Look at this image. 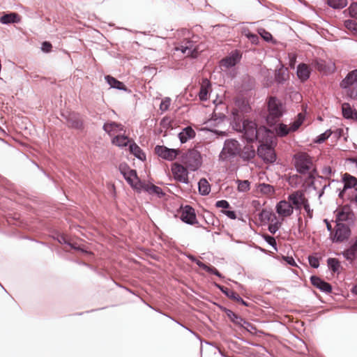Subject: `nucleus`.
Instances as JSON below:
<instances>
[{"label": "nucleus", "mask_w": 357, "mask_h": 357, "mask_svg": "<svg viewBox=\"0 0 357 357\" xmlns=\"http://www.w3.org/2000/svg\"><path fill=\"white\" fill-rule=\"evenodd\" d=\"M349 13L351 17L357 20V2L352 3L349 7Z\"/></svg>", "instance_id": "obj_50"}, {"label": "nucleus", "mask_w": 357, "mask_h": 357, "mask_svg": "<svg viewBox=\"0 0 357 357\" xmlns=\"http://www.w3.org/2000/svg\"><path fill=\"white\" fill-rule=\"evenodd\" d=\"M223 213L231 220H235L236 218V212L234 211H223Z\"/></svg>", "instance_id": "obj_60"}, {"label": "nucleus", "mask_w": 357, "mask_h": 357, "mask_svg": "<svg viewBox=\"0 0 357 357\" xmlns=\"http://www.w3.org/2000/svg\"><path fill=\"white\" fill-rule=\"evenodd\" d=\"M202 264L201 268L204 269L206 272L214 274L219 278L222 277V274L215 268H214L213 266H209L205 264Z\"/></svg>", "instance_id": "obj_44"}, {"label": "nucleus", "mask_w": 357, "mask_h": 357, "mask_svg": "<svg viewBox=\"0 0 357 357\" xmlns=\"http://www.w3.org/2000/svg\"><path fill=\"white\" fill-rule=\"evenodd\" d=\"M235 105L241 112L248 113L250 111V107L248 100L243 97H238L236 99Z\"/></svg>", "instance_id": "obj_31"}, {"label": "nucleus", "mask_w": 357, "mask_h": 357, "mask_svg": "<svg viewBox=\"0 0 357 357\" xmlns=\"http://www.w3.org/2000/svg\"><path fill=\"white\" fill-rule=\"evenodd\" d=\"M155 151L159 157L169 161L174 160L179 153V151L177 149H169L165 146L159 145L155 146Z\"/></svg>", "instance_id": "obj_12"}, {"label": "nucleus", "mask_w": 357, "mask_h": 357, "mask_svg": "<svg viewBox=\"0 0 357 357\" xmlns=\"http://www.w3.org/2000/svg\"><path fill=\"white\" fill-rule=\"evenodd\" d=\"M198 189L200 195L206 196L211 192V185L206 178H201L198 182Z\"/></svg>", "instance_id": "obj_33"}, {"label": "nucleus", "mask_w": 357, "mask_h": 357, "mask_svg": "<svg viewBox=\"0 0 357 357\" xmlns=\"http://www.w3.org/2000/svg\"><path fill=\"white\" fill-rule=\"evenodd\" d=\"M343 116L347 119H357V110L353 108L349 103L344 102L342 105Z\"/></svg>", "instance_id": "obj_22"}, {"label": "nucleus", "mask_w": 357, "mask_h": 357, "mask_svg": "<svg viewBox=\"0 0 357 357\" xmlns=\"http://www.w3.org/2000/svg\"><path fill=\"white\" fill-rule=\"evenodd\" d=\"M345 26L349 29L357 30V24L352 20H346Z\"/></svg>", "instance_id": "obj_55"}, {"label": "nucleus", "mask_w": 357, "mask_h": 357, "mask_svg": "<svg viewBox=\"0 0 357 357\" xmlns=\"http://www.w3.org/2000/svg\"><path fill=\"white\" fill-rule=\"evenodd\" d=\"M215 286L218 289H220L225 295H226L228 298L233 299L236 301L237 300L241 299V296L238 294H236L235 291H234L233 290H231L227 287H225L224 286H222L219 284H215Z\"/></svg>", "instance_id": "obj_32"}, {"label": "nucleus", "mask_w": 357, "mask_h": 357, "mask_svg": "<svg viewBox=\"0 0 357 357\" xmlns=\"http://www.w3.org/2000/svg\"><path fill=\"white\" fill-rule=\"evenodd\" d=\"M259 219L263 223L268 222H274L276 220V216L271 211L267 209H263L259 214Z\"/></svg>", "instance_id": "obj_28"}, {"label": "nucleus", "mask_w": 357, "mask_h": 357, "mask_svg": "<svg viewBox=\"0 0 357 357\" xmlns=\"http://www.w3.org/2000/svg\"><path fill=\"white\" fill-rule=\"evenodd\" d=\"M20 20V17L17 13H10L1 16L0 17V22L3 24H9L11 23H19Z\"/></svg>", "instance_id": "obj_25"}, {"label": "nucleus", "mask_w": 357, "mask_h": 357, "mask_svg": "<svg viewBox=\"0 0 357 357\" xmlns=\"http://www.w3.org/2000/svg\"><path fill=\"white\" fill-rule=\"evenodd\" d=\"M275 81L278 84H284L289 78V73L287 68H284L282 66L280 68L276 70L275 75Z\"/></svg>", "instance_id": "obj_29"}, {"label": "nucleus", "mask_w": 357, "mask_h": 357, "mask_svg": "<svg viewBox=\"0 0 357 357\" xmlns=\"http://www.w3.org/2000/svg\"><path fill=\"white\" fill-rule=\"evenodd\" d=\"M140 190H143L148 192L149 195H155L158 197H162L165 195L162 190L153 184H149L146 183H139Z\"/></svg>", "instance_id": "obj_21"}, {"label": "nucleus", "mask_w": 357, "mask_h": 357, "mask_svg": "<svg viewBox=\"0 0 357 357\" xmlns=\"http://www.w3.org/2000/svg\"><path fill=\"white\" fill-rule=\"evenodd\" d=\"M349 214L344 211H338L336 215V223L347 221L349 219Z\"/></svg>", "instance_id": "obj_46"}, {"label": "nucleus", "mask_w": 357, "mask_h": 357, "mask_svg": "<svg viewBox=\"0 0 357 357\" xmlns=\"http://www.w3.org/2000/svg\"><path fill=\"white\" fill-rule=\"evenodd\" d=\"M342 255L347 260L349 261H353L357 258V239L348 249L342 252Z\"/></svg>", "instance_id": "obj_27"}, {"label": "nucleus", "mask_w": 357, "mask_h": 357, "mask_svg": "<svg viewBox=\"0 0 357 357\" xmlns=\"http://www.w3.org/2000/svg\"><path fill=\"white\" fill-rule=\"evenodd\" d=\"M330 7L335 9H340L344 8L347 5V0H327Z\"/></svg>", "instance_id": "obj_38"}, {"label": "nucleus", "mask_w": 357, "mask_h": 357, "mask_svg": "<svg viewBox=\"0 0 357 357\" xmlns=\"http://www.w3.org/2000/svg\"><path fill=\"white\" fill-rule=\"evenodd\" d=\"M259 33L266 41H270L272 39V35L264 29H259Z\"/></svg>", "instance_id": "obj_52"}, {"label": "nucleus", "mask_w": 357, "mask_h": 357, "mask_svg": "<svg viewBox=\"0 0 357 357\" xmlns=\"http://www.w3.org/2000/svg\"><path fill=\"white\" fill-rule=\"evenodd\" d=\"M67 122L69 126L76 129H81L83 126L79 114L76 113L70 114Z\"/></svg>", "instance_id": "obj_24"}, {"label": "nucleus", "mask_w": 357, "mask_h": 357, "mask_svg": "<svg viewBox=\"0 0 357 357\" xmlns=\"http://www.w3.org/2000/svg\"><path fill=\"white\" fill-rule=\"evenodd\" d=\"M105 79L107 83L111 86V88L116 89L121 91H127V88L125 84L116 79V78L112 77L111 75H106L105 77Z\"/></svg>", "instance_id": "obj_26"}, {"label": "nucleus", "mask_w": 357, "mask_h": 357, "mask_svg": "<svg viewBox=\"0 0 357 357\" xmlns=\"http://www.w3.org/2000/svg\"><path fill=\"white\" fill-rule=\"evenodd\" d=\"M306 212L307 216L308 218L311 219L313 217V210L311 209L310 206L308 203V200L305 202V204L302 206Z\"/></svg>", "instance_id": "obj_51"}, {"label": "nucleus", "mask_w": 357, "mask_h": 357, "mask_svg": "<svg viewBox=\"0 0 357 357\" xmlns=\"http://www.w3.org/2000/svg\"><path fill=\"white\" fill-rule=\"evenodd\" d=\"M181 162L189 170L194 172L202 165V155L197 150L190 149L182 155Z\"/></svg>", "instance_id": "obj_1"}, {"label": "nucleus", "mask_w": 357, "mask_h": 357, "mask_svg": "<svg viewBox=\"0 0 357 357\" xmlns=\"http://www.w3.org/2000/svg\"><path fill=\"white\" fill-rule=\"evenodd\" d=\"M340 86L347 90V93L350 98H357V69L347 74L340 82Z\"/></svg>", "instance_id": "obj_2"}, {"label": "nucleus", "mask_w": 357, "mask_h": 357, "mask_svg": "<svg viewBox=\"0 0 357 357\" xmlns=\"http://www.w3.org/2000/svg\"><path fill=\"white\" fill-rule=\"evenodd\" d=\"M304 117L301 114H298V119L295 120L291 125L290 130L291 132L296 131L303 123Z\"/></svg>", "instance_id": "obj_42"}, {"label": "nucleus", "mask_w": 357, "mask_h": 357, "mask_svg": "<svg viewBox=\"0 0 357 357\" xmlns=\"http://www.w3.org/2000/svg\"><path fill=\"white\" fill-rule=\"evenodd\" d=\"M321 174L326 176H330L332 174V169L330 166H325L321 169Z\"/></svg>", "instance_id": "obj_56"}, {"label": "nucleus", "mask_w": 357, "mask_h": 357, "mask_svg": "<svg viewBox=\"0 0 357 357\" xmlns=\"http://www.w3.org/2000/svg\"><path fill=\"white\" fill-rule=\"evenodd\" d=\"M274 221V222H273L268 225V231L273 234H275L276 231H278L280 225V222L277 220Z\"/></svg>", "instance_id": "obj_49"}, {"label": "nucleus", "mask_w": 357, "mask_h": 357, "mask_svg": "<svg viewBox=\"0 0 357 357\" xmlns=\"http://www.w3.org/2000/svg\"><path fill=\"white\" fill-rule=\"evenodd\" d=\"M129 149L130 153H132L137 159L140 160H144L146 159L144 153L135 143H131L129 146Z\"/></svg>", "instance_id": "obj_34"}, {"label": "nucleus", "mask_w": 357, "mask_h": 357, "mask_svg": "<svg viewBox=\"0 0 357 357\" xmlns=\"http://www.w3.org/2000/svg\"><path fill=\"white\" fill-rule=\"evenodd\" d=\"M224 312L226 313L227 316L229 318V319L236 325L243 327L245 329H248L246 326L244 325H247L248 326H251L252 328V325L245 321L244 319L235 314L231 310L225 308Z\"/></svg>", "instance_id": "obj_15"}, {"label": "nucleus", "mask_w": 357, "mask_h": 357, "mask_svg": "<svg viewBox=\"0 0 357 357\" xmlns=\"http://www.w3.org/2000/svg\"><path fill=\"white\" fill-rule=\"evenodd\" d=\"M333 134L331 129L327 130L324 133L321 134L317 137V140L315 141L317 143L321 144L323 143L326 139H327L331 135Z\"/></svg>", "instance_id": "obj_45"}, {"label": "nucleus", "mask_w": 357, "mask_h": 357, "mask_svg": "<svg viewBox=\"0 0 357 357\" xmlns=\"http://www.w3.org/2000/svg\"><path fill=\"white\" fill-rule=\"evenodd\" d=\"M268 111L267 120L273 121L282 116L284 105L279 99L271 97L268 101Z\"/></svg>", "instance_id": "obj_4"}, {"label": "nucleus", "mask_w": 357, "mask_h": 357, "mask_svg": "<svg viewBox=\"0 0 357 357\" xmlns=\"http://www.w3.org/2000/svg\"><path fill=\"white\" fill-rule=\"evenodd\" d=\"M211 84L208 79L203 80L200 90L199 92V98L202 101H206L208 99V88H210Z\"/></svg>", "instance_id": "obj_30"}, {"label": "nucleus", "mask_w": 357, "mask_h": 357, "mask_svg": "<svg viewBox=\"0 0 357 357\" xmlns=\"http://www.w3.org/2000/svg\"><path fill=\"white\" fill-rule=\"evenodd\" d=\"M343 132H344V130L342 128H337L334 131H332L333 134L337 138H340L342 136Z\"/></svg>", "instance_id": "obj_61"}, {"label": "nucleus", "mask_w": 357, "mask_h": 357, "mask_svg": "<svg viewBox=\"0 0 357 357\" xmlns=\"http://www.w3.org/2000/svg\"><path fill=\"white\" fill-rule=\"evenodd\" d=\"M257 154L266 163H273L276 160L275 151L269 145H260L257 149Z\"/></svg>", "instance_id": "obj_8"}, {"label": "nucleus", "mask_w": 357, "mask_h": 357, "mask_svg": "<svg viewBox=\"0 0 357 357\" xmlns=\"http://www.w3.org/2000/svg\"><path fill=\"white\" fill-rule=\"evenodd\" d=\"M187 257L192 262H195L197 264V265L201 268V266L202 264H204L202 261H201L200 260L197 259L195 256L192 255H187Z\"/></svg>", "instance_id": "obj_59"}, {"label": "nucleus", "mask_w": 357, "mask_h": 357, "mask_svg": "<svg viewBox=\"0 0 357 357\" xmlns=\"http://www.w3.org/2000/svg\"><path fill=\"white\" fill-rule=\"evenodd\" d=\"M291 131L290 128H288L287 125L280 123L276 129V133L278 136L284 137L288 135Z\"/></svg>", "instance_id": "obj_39"}, {"label": "nucleus", "mask_w": 357, "mask_h": 357, "mask_svg": "<svg viewBox=\"0 0 357 357\" xmlns=\"http://www.w3.org/2000/svg\"><path fill=\"white\" fill-rule=\"evenodd\" d=\"M125 180L135 189L140 191V185L139 183H142L139 180V178L137 175V172L135 169H132L128 171L127 173L124 174L123 176Z\"/></svg>", "instance_id": "obj_18"}, {"label": "nucleus", "mask_w": 357, "mask_h": 357, "mask_svg": "<svg viewBox=\"0 0 357 357\" xmlns=\"http://www.w3.org/2000/svg\"><path fill=\"white\" fill-rule=\"evenodd\" d=\"M259 190L264 194H272L274 192L273 187L266 183H261L259 185Z\"/></svg>", "instance_id": "obj_43"}, {"label": "nucleus", "mask_w": 357, "mask_h": 357, "mask_svg": "<svg viewBox=\"0 0 357 357\" xmlns=\"http://www.w3.org/2000/svg\"><path fill=\"white\" fill-rule=\"evenodd\" d=\"M296 61V56L295 55H292V56H289V66L291 68H294Z\"/></svg>", "instance_id": "obj_62"}, {"label": "nucleus", "mask_w": 357, "mask_h": 357, "mask_svg": "<svg viewBox=\"0 0 357 357\" xmlns=\"http://www.w3.org/2000/svg\"><path fill=\"white\" fill-rule=\"evenodd\" d=\"M215 206L218 208H228L229 207V204L227 201L222 199L216 202Z\"/></svg>", "instance_id": "obj_54"}, {"label": "nucleus", "mask_w": 357, "mask_h": 357, "mask_svg": "<svg viewBox=\"0 0 357 357\" xmlns=\"http://www.w3.org/2000/svg\"><path fill=\"white\" fill-rule=\"evenodd\" d=\"M119 170H120L121 173L123 174V176H124L125 173H127L128 171H130L132 169H130V167L128 166V165L124 163V164L120 165Z\"/></svg>", "instance_id": "obj_58"}, {"label": "nucleus", "mask_w": 357, "mask_h": 357, "mask_svg": "<svg viewBox=\"0 0 357 357\" xmlns=\"http://www.w3.org/2000/svg\"><path fill=\"white\" fill-rule=\"evenodd\" d=\"M102 129L109 135H112V132H114L117 130H123V126L121 124L117 123L116 122H110L105 123L102 126Z\"/></svg>", "instance_id": "obj_35"}, {"label": "nucleus", "mask_w": 357, "mask_h": 357, "mask_svg": "<svg viewBox=\"0 0 357 357\" xmlns=\"http://www.w3.org/2000/svg\"><path fill=\"white\" fill-rule=\"evenodd\" d=\"M288 199L289 201L295 206V208L298 210H301L302 206L307 201L303 192L301 190L292 192L289 195Z\"/></svg>", "instance_id": "obj_13"}, {"label": "nucleus", "mask_w": 357, "mask_h": 357, "mask_svg": "<svg viewBox=\"0 0 357 357\" xmlns=\"http://www.w3.org/2000/svg\"><path fill=\"white\" fill-rule=\"evenodd\" d=\"M351 202L357 205V188L356 189V192L354 194V198L351 199Z\"/></svg>", "instance_id": "obj_64"}, {"label": "nucleus", "mask_w": 357, "mask_h": 357, "mask_svg": "<svg viewBox=\"0 0 357 357\" xmlns=\"http://www.w3.org/2000/svg\"><path fill=\"white\" fill-rule=\"evenodd\" d=\"M181 219L188 225H194L197 222V218L194 208L190 206H185L181 213Z\"/></svg>", "instance_id": "obj_14"}, {"label": "nucleus", "mask_w": 357, "mask_h": 357, "mask_svg": "<svg viewBox=\"0 0 357 357\" xmlns=\"http://www.w3.org/2000/svg\"><path fill=\"white\" fill-rule=\"evenodd\" d=\"M276 211L280 215L288 217L293 213L294 208L289 202L282 200L277 204Z\"/></svg>", "instance_id": "obj_16"}, {"label": "nucleus", "mask_w": 357, "mask_h": 357, "mask_svg": "<svg viewBox=\"0 0 357 357\" xmlns=\"http://www.w3.org/2000/svg\"><path fill=\"white\" fill-rule=\"evenodd\" d=\"M170 103H171V99L168 97L167 98H165L160 105V109L162 111V112H165V111H167L169 106H170Z\"/></svg>", "instance_id": "obj_47"}, {"label": "nucleus", "mask_w": 357, "mask_h": 357, "mask_svg": "<svg viewBox=\"0 0 357 357\" xmlns=\"http://www.w3.org/2000/svg\"><path fill=\"white\" fill-rule=\"evenodd\" d=\"M310 281L313 286L323 292L331 293L332 291L331 285L328 282L321 280L319 277L312 275L310 278Z\"/></svg>", "instance_id": "obj_17"}, {"label": "nucleus", "mask_w": 357, "mask_h": 357, "mask_svg": "<svg viewBox=\"0 0 357 357\" xmlns=\"http://www.w3.org/2000/svg\"><path fill=\"white\" fill-rule=\"evenodd\" d=\"M41 49L43 52H49L51 51V49H52V45L49 42H43L42 43V47H41Z\"/></svg>", "instance_id": "obj_57"}, {"label": "nucleus", "mask_w": 357, "mask_h": 357, "mask_svg": "<svg viewBox=\"0 0 357 357\" xmlns=\"http://www.w3.org/2000/svg\"><path fill=\"white\" fill-rule=\"evenodd\" d=\"M243 136L247 142L251 143L259 139L260 129H257V124L250 120H244L243 122Z\"/></svg>", "instance_id": "obj_6"}, {"label": "nucleus", "mask_w": 357, "mask_h": 357, "mask_svg": "<svg viewBox=\"0 0 357 357\" xmlns=\"http://www.w3.org/2000/svg\"><path fill=\"white\" fill-rule=\"evenodd\" d=\"M342 183H343L342 189H340V188L338 189V190H339L338 197L340 198L344 199L347 191L349 189L355 188L357 185V178L347 173H345L342 176Z\"/></svg>", "instance_id": "obj_11"}, {"label": "nucleus", "mask_w": 357, "mask_h": 357, "mask_svg": "<svg viewBox=\"0 0 357 357\" xmlns=\"http://www.w3.org/2000/svg\"><path fill=\"white\" fill-rule=\"evenodd\" d=\"M188 168L182 165L174 163L172 166V172L175 180L181 183H188Z\"/></svg>", "instance_id": "obj_10"}, {"label": "nucleus", "mask_w": 357, "mask_h": 357, "mask_svg": "<svg viewBox=\"0 0 357 357\" xmlns=\"http://www.w3.org/2000/svg\"><path fill=\"white\" fill-rule=\"evenodd\" d=\"M178 137L180 142L183 144L188 142V140L194 138L195 137V132L190 126H188L178 133Z\"/></svg>", "instance_id": "obj_23"}, {"label": "nucleus", "mask_w": 357, "mask_h": 357, "mask_svg": "<svg viewBox=\"0 0 357 357\" xmlns=\"http://www.w3.org/2000/svg\"><path fill=\"white\" fill-rule=\"evenodd\" d=\"M243 34L245 35L252 44H258L259 38L257 34L250 33L248 29H243Z\"/></svg>", "instance_id": "obj_41"}, {"label": "nucleus", "mask_w": 357, "mask_h": 357, "mask_svg": "<svg viewBox=\"0 0 357 357\" xmlns=\"http://www.w3.org/2000/svg\"><path fill=\"white\" fill-rule=\"evenodd\" d=\"M129 143V139L125 135H117L112 139V144L119 147L126 146Z\"/></svg>", "instance_id": "obj_37"}, {"label": "nucleus", "mask_w": 357, "mask_h": 357, "mask_svg": "<svg viewBox=\"0 0 357 357\" xmlns=\"http://www.w3.org/2000/svg\"><path fill=\"white\" fill-rule=\"evenodd\" d=\"M294 165L298 173L305 174L312 167V159L307 153H301L294 155Z\"/></svg>", "instance_id": "obj_3"}, {"label": "nucleus", "mask_w": 357, "mask_h": 357, "mask_svg": "<svg viewBox=\"0 0 357 357\" xmlns=\"http://www.w3.org/2000/svg\"><path fill=\"white\" fill-rule=\"evenodd\" d=\"M328 268L335 273H339L342 269L340 261L336 258H328L327 259Z\"/></svg>", "instance_id": "obj_36"}, {"label": "nucleus", "mask_w": 357, "mask_h": 357, "mask_svg": "<svg viewBox=\"0 0 357 357\" xmlns=\"http://www.w3.org/2000/svg\"><path fill=\"white\" fill-rule=\"evenodd\" d=\"M239 151L240 148L238 141L232 139H227L219 155V159L223 161L227 160L236 156L239 153Z\"/></svg>", "instance_id": "obj_5"}, {"label": "nucleus", "mask_w": 357, "mask_h": 357, "mask_svg": "<svg viewBox=\"0 0 357 357\" xmlns=\"http://www.w3.org/2000/svg\"><path fill=\"white\" fill-rule=\"evenodd\" d=\"M310 74L311 69L307 64L302 63L298 65L296 75L302 82L307 81L310 78Z\"/></svg>", "instance_id": "obj_20"}, {"label": "nucleus", "mask_w": 357, "mask_h": 357, "mask_svg": "<svg viewBox=\"0 0 357 357\" xmlns=\"http://www.w3.org/2000/svg\"><path fill=\"white\" fill-rule=\"evenodd\" d=\"M238 190L239 192H245L250 190V183L248 180H237Z\"/></svg>", "instance_id": "obj_40"}, {"label": "nucleus", "mask_w": 357, "mask_h": 357, "mask_svg": "<svg viewBox=\"0 0 357 357\" xmlns=\"http://www.w3.org/2000/svg\"><path fill=\"white\" fill-rule=\"evenodd\" d=\"M176 50L181 51L188 56L196 58L198 55V50L195 42L190 39L185 38L180 45L176 47Z\"/></svg>", "instance_id": "obj_7"}, {"label": "nucleus", "mask_w": 357, "mask_h": 357, "mask_svg": "<svg viewBox=\"0 0 357 357\" xmlns=\"http://www.w3.org/2000/svg\"><path fill=\"white\" fill-rule=\"evenodd\" d=\"M264 238L268 245L277 250V243L274 237L269 235H265Z\"/></svg>", "instance_id": "obj_48"}, {"label": "nucleus", "mask_w": 357, "mask_h": 357, "mask_svg": "<svg viewBox=\"0 0 357 357\" xmlns=\"http://www.w3.org/2000/svg\"><path fill=\"white\" fill-rule=\"evenodd\" d=\"M350 234L351 230L348 225L342 222H337L335 234L332 238V241L335 243L342 242L349 237Z\"/></svg>", "instance_id": "obj_9"}, {"label": "nucleus", "mask_w": 357, "mask_h": 357, "mask_svg": "<svg viewBox=\"0 0 357 357\" xmlns=\"http://www.w3.org/2000/svg\"><path fill=\"white\" fill-rule=\"evenodd\" d=\"M241 59V55L238 51H235L231 52V54L224 59H222L220 61L221 66L229 68L234 66Z\"/></svg>", "instance_id": "obj_19"}, {"label": "nucleus", "mask_w": 357, "mask_h": 357, "mask_svg": "<svg viewBox=\"0 0 357 357\" xmlns=\"http://www.w3.org/2000/svg\"><path fill=\"white\" fill-rule=\"evenodd\" d=\"M308 261L310 265L314 268H317L319 266V261L318 258L314 256H309Z\"/></svg>", "instance_id": "obj_53"}, {"label": "nucleus", "mask_w": 357, "mask_h": 357, "mask_svg": "<svg viewBox=\"0 0 357 357\" xmlns=\"http://www.w3.org/2000/svg\"><path fill=\"white\" fill-rule=\"evenodd\" d=\"M284 260L287 261V263L292 266H296V262L294 261V259H293V257H285L284 258Z\"/></svg>", "instance_id": "obj_63"}]
</instances>
